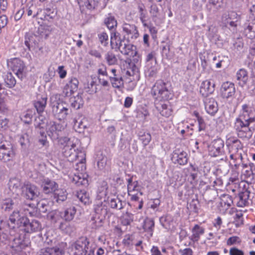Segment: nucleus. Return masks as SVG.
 Wrapping results in <instances>:
<instances>
[{
	"instance_id": "nucleus-22",
	"label": "nucleus",
	"mask_w": 255,
	"mask_h": 255,
	"mask_svg": "<svg viewBox=\"0 0 255 255\" xmlns=\"http://www.w3.org/2000/svg\"><path fill=\"white\" fill-rule=\"evenodd\" d=\"M215 84L210 80H205L201 83L200 93L204 97H207L213 93L215 91Z\"/></svg>"
},
{
	"instance_id": "nucleus-46",
	"label": "nucleus",
	"mask_w": 255,
	"mask_h": 255,
	"mask_svg": "<svg viewBox=\"0 0 255 255\" xmlns=\"http://www.w3.org/2000/svg\"><path fill=\"white\" fill-rule=\"evenodd\" d=\"M77 197L84 204H88L90 202L89 194L84 190L78 191L76 194Z\"/></svg>"
},
{
	"instance_id": "nucleus-18",
	"label": "nucleus",
	"mask_w": 255,
	"mask_h": 255,
	"mask_svg": "<svg viewBox=\"0 0 255 255\" xmlns=\"http://www.w3.org/2000/svg\"><path fill=\"white\" fill-rule=\"evenodd\" d=\"M64 244L62 243L58 246L52 248H43L39 251L38 255H64L65 253Z\"/></svg>"
},
{
	"instance_id": "nucleus-52",
	"label": "nucleus",
	"mask_w": 255,
	"mask_h": 255,
	"mask_svg": "<svg viewBox=\"0 0 255 255\" xmlns=\"http://www.w3.org/2000/svg\"><path fill=\"white\" fill-rule=\"evenodd\" d=\"M97 166L101 170H103L106 168L107 166V158L102 154L100 155L97 159Z\"/></svg>"
},
{
	"instance_id": "nucleus-9",
	"label": "nucleus",
	"mask_w": 255,
	"mask_h": 255,
	"mask_svg": "<svg viewBox=\"0 0 255 255\" xmlns=\"http://www.w3.org/2000/svg\"><path fill=\"white\" fill-rule=\"evenodd\" d=\"M129 40L123 38L122 40L114 48L118 49L124 55L130 56H136L137 54L136 47L129 42Z\"/></svg>"
},
{
	"instance_id": "nucleus-45",
	"label": "nucleus",
	"mask_w": 255,
	"mask_h": 255,
	"mask_svg": "<svg viewBox=\"0 0 255 255\" xmlns=\"http://www.w3.org/2000/svg\"><path fill=\"white\" fill-rule=\"evenodd\" d=\"M140 190V187L137 181H132V178L128 179V194L133 193L134 192H138Z\"/></svg>"
},
{
	"instance_id": "nucleus-21",
	"label": "nucleus",
	"mask_w": 255,
	"mask_h": 255,
	"mask_svg": "<svg viewBox=\"0 0 255 255\" xmlns=\"http://www.w3.org/2000/svg\"><path fill=\"white\" fill-rule=\"evenodd\" d=\"M204 102L207 113L211 116H214L218 111V106L216 100L212 98H206Z\"/></svg>"
},
{
	"instance_id": "nucleus-48",
	"label": "nucleus",
	"mask_w": 255,
	"mask_h": 255,
	"mask_svg": "<svg viewBox=\"0 0 255 255\" xmlns=\"http://www.w3.org/2000/svg\"><path fill=\"white\" fill-rule=\"evenodd\" d=\"M107 189L108 188L106 185L102 186L98 188L96 197V199L98 201V202L103 199L104 201H106V198L107 195Z\"/></svg>"
},
{
	"instance_id": "nucleus-11",
	"label": "nucleus",
	"mask_w": 255,
	"mask_h": 255,
	"mask_svg": "<svg viewBox=\"0 0 255 255\" xmlns=\"http://www.w3.org/2000/svg\"><path fill=\"white\" fill-rule=\"evenodd\" d=\"M21 192L25 198L30 200L36 199L40 194L38 187L28 182L23 185Z\"/></svg>"
},
{
	"instance_id": "nucleus-1",
	"label": "nucleus",
	"mask_w": 255,
	"mask_h": 255,
	"mask_svg": "<svg viewBox=\"0 0 255 255\" xmlns=\"http://www.w3.org/2000/svg\"><path fill=\"white\" fill-rule=\"evenodd\" d=\"M60 142L63 145L62 154L64 156L72 162L77 160L78 161L76 163V166L81 165L80 170L83 171L86 169V154L82 149L76 147L79 143L78 138L74 137H63L60 139Z\"/></svg>"
},
{
	"instance_id": "nucleus-25",
	"label": "nucleus",
	"mask_w": 255,
	"mask_h": 255,
	"mask_svg": "<svg viewBox=\"0 0 255 255\" xmlns=\"http://www.w3.org/2000/svg\"><path fill=\"white\" fill-rule=\"evenodd\" d=\"M172 159L175 163L181 165H185L188 161L187 154L184 151L175 150L173 152Z\"/></svg>"
},
{
	"instance_id": "nucleus-29",
	"label": "nucleus",
	"mask_w": 255,
	"mask_h": 255,
	"mask_svg": "<svg viewBox=\"0 0 255 255\" xmlns=\"http://www.w3.org/2000/svg\"><path fill=\"white\" fill-rule=\"evenodd\" d=\"M250 192L248 190H245L244 191L240 192L237 197V205L240 207H244L249 205V199L250 197Z\"/></svg>"
},
{
	"instance_id": "nucleus-15",
	"label": "nucleus",
	"mask_w": 255,
	"mask_h": 255,
	"mask_svg": "<svg viewBox=\"0 0 255 255\" xmlns=\"http://www.w3.org/2000/svg\"><path fill=\"white\" fill-rule=\"evenodd\" d=\"M236 93V88L233 83L229 81L223 82L220 88L221 96L226 99L233 98Z\"/></svg>"
},
{
	"instance_id": "nucleus-12",
	"label": "nucleus",
	"mask_w": 255,
	"mask_h": 255,
	"mask_svg": "<svg viewBox=\"0 0 255 255\" xmlns=\"http://www.w3.org/2000/svg\"><path fill=\"white\" fill-rule=\"evenodd\" d=\"M224 142L221 138L215 139L208 145L209 155L212 157H217L222 154Z\"/></svg>"
},
{
	"instance_id": "nucleus-23",
	"label": "nucleus",
	"mask_w": 255,
	"mask_h": 255,
	"mask_svg": "<svg viewBox=\"0 0 255 255\" xmlns=\"http://www.w3.org/2000/svg\"><path fill=\"white\" fill-rule=\"evenodd\" d=\"M79 84L78 80L75 78H72L68 82L63 89L65 96L69 97L76 92Z\"/></svg>"
},
{
	"instance_id": "nucleus-36",
	"label": "nucleus",
	"mask_w": 255,
	"mask_h": 255,
	"mask_svg": "<svg viewBox=\"0 0 255 255\" xmlns=\"http://www.w3.org/2000/svg\"><path fill=\"white\" fill-rule=\"evenodd\" d=\"M51 31V26L47 25H41L38 27L37 32L41 39H46L49 37Z\"/></svg>"
},
{
	"instance_id": "nucleus-37",
	"label": "nucleus",
	"mask_w": 255,
	"mask_h": 255,
	"mask_svg": "<svg viewBox=\"0 0 255 255\" xmlns=\"http://www.w3.org/2000/svg\"><path fill=\"white\" fill-rule=\"evenodd\" d=\"M109 204L111 208L116 210H121L124 208L125 203L117 196L111 198L109 200Z\"/></svg>"
},
{
	"instance_id": "nucleus-64",
	"label": "nucleus",
	"mask_w": 255,
	"mask_h": 255,
	"mask_svg": "<svg viewBox=\"0 0 255 255\" xmlns=\"http://www.w3.org/2000/svg\"><path fill=\"white\" fill-rule=\"evenodd\" d=\"M246 175L251 179H254L255 178V165L254 163L250 164V170L246 171Z\"/></svg>"
},
{
	"instance_id": "nucleus-27",
	"label": "nucleus",
	"mask_w": 255,
	"mask_h": 255,
	"mask_svg": "<svg viewBox=\"0 0 255 255\" xmlns=\"http://www.w3.org/2000/svg\"><path fill=\"white\" fill-rule=\"evenodd\" d=\"M7 6L6 0H0V33L1 29L5 27L7 23V16L2 13L5 11Z\"/></svg>"
},
{
	"instance_id": "nucleus-59",
	"label": "nucleus",
	"mask_w": 255,
	"mask_h": 255,
	"mask_svg": "<svg viewBox=\"0 0 255 255\" xmlns=\"http://www.w3.org/2000/svg\"><path fill=\"white\" fill-rule=\"evenodd\" d=\"M33 113L31 111H27L21 116V120L25 124H29L32 122Z\"/></svg>"
},
{
	"instance_id": "nucleus-54",
	"label": "nucleus",
	"mask_w": 255,
	"mask_h": 255,
	"mask_svg": "<svg viewBox=\"0 0 255 255\" xmlns=\"http://www.w3.org/2000/svg\"><path fill=\"white\" fill-rule=\"evenodd\" d=\"M138 136L139 140L142 142L144 146L147 145L151 139L150 134L145 132H140Z\"/></svg>"
},
{
	"instance_id": "nucleus-14",
	"label": "nucleus",
	"mask_w": 255,
	"mask_h": 255,
	"mask_svg": "<svg viewBox=\"0 0 255 255\" xmlns=\"http://www.w3.org/2000/svg\"><path fill=\"white\" fill-rule=\"evenodd\" d=\"M62 102H57L52 105V113L54 116L59 120L62 121L66 119L69 114V109L64 106Z\"/></svg>"
},
{
	"instance_id": "nucleus-60",
	"label": "nucleus",
	"mask_w": 255,
	"mask_h": 255,
	"mask_svg": "<svg viewBox=\"0 0 255 255\" xmlns=\"http://www.w3.org/2000/svg\"><path fill=\"white\" fill-rule=\"evenodd\" d=\"M87 128L86 125L84 124V122L80 121L78 122L76 121L74 124V128L75 130L79 133L84 132V129Z\"/></svg>"
},
{
	"instance_id": "nucleus-41",
	"label": "nucleus",
	"mask_w": 255,
	"mask_h": 255,
	"mask_svg": "<svg viewBox=\"0 0 255 255\" xmlns=\"http://www.w3.org/2000/svg\"><path fill=\"white\" fill-rule=\"evenodd\" d=\"M5 85L9 88L13 87L16 84V80L10 72H7L3 76Z\"/></svg>"
},
{
	"instance_id": "nucleus-3",
	"label": "nucleus",
	"mask_w": 255,
	"mask_h": 255,
	"mask_svg": "<svg viewBox=\"0 0 255 255\" xmlns=\"http://www.w3.org/2000/svg\"><path fill=\"white\" fill-rule=\"evenodd\" d=\"M151 94L153 98L159 100H168L172 94L168 84L163 80H158L152 86Z\"/></svg>"
},
{
	"instance_id": "nucleus-40",
	"label": "nucleus",
	"mask_w": 255,
	"mask_h": 255,
	"mask_svg": "<svg viewBox=\"0 0 255 255\" xmlns=\"http://www.w3.org/2000/svg\"><path fill=\"white\" fill-rule=\"evenodd\" d=\"M244 33L250 39L255 38V22H250L245 27Z\"/></svg>"
},
{
	"instance_id": "nucleus-4",
	"label": "nucleus",
	"mask_w": 255,
	"mask_h": 255,
	"mask_svg": "<svg viewBox=\"0 0 255 255\" xmlns=\"http://www.w3.org/2000/svg\"><path fill=\"white\" fill-rule=\"evenodd\" d=\"M253 123L247 121H242L241 119L235 120L234 128L239 137L247 140L251 138L254 128L250 127V126Z\"/></svg>"
},
{
	"instance_id": "nucleus-47",
	"label": "nucleus",
	"mask_w": 255,
	"mask_h": 255,
	"mask_svg": "<svg viewBox=\"0 0 255 255\" xmlns=\"http://www.w3.org/2000/svg\"><path fill=\"white\" fill-rule=\"evenodd\" d=\"M71 106L75 110L79 109L83 106L84 102L81 96H77L71 99Z\"/></svg>"
},
{
	"instance_id": "nucleus-38",
	"label": "nucleus",
	"mask_w": 255,
	"mask_h": 255,
	"mask_svg": "<svg viewBox=\"0 0 255 255\" xmlns=\"http://www.w3.org/2000/svg\"><path fill=\"white\" fill-rule=\"evenodd\" d=\"M53 200L57 203L64 201L67 199V193L66 190L63 189H58L53 193Z\"/></svg>"
},
{
	"instance_id": "nucleus-43",
	"label": "nucleus",
	"mask_w": 255,
	"mask_h": 255,
	"mask_svg": "<svg viewBox=\"0 0 255 255\" xmlns=\"http://www.w3.org/2000/svg\"><path fill=\"white\" fill-rule=\"evenodd\" d=\"M16 205L15 201L11 198H7L3 200L1 203V208L5 211H9Z\"/></svg>"
},
{
	"instance_id": "nucleus-2",
	"label": "nucleus",
	"mask_w": 255,
	"mask_h": 255,
	"mask_svg": "<svg viewBox=\"0 0 255 255\" xmlns=\"http://www.w3.org/2000/svg\"><path fill=\"white\" fill-rule=\"evenodd\" d=\"M13 236L14 231H8L6 223L0 221V240L2 242L12 240V255H30L28 241L24 240L20 236L15 238Z\"/></svg>"
},
{
	"instance_id": "nucleus-50",
	"label": "nucleus",
	"mask_w": 255,
	"mask_h": 255,
	"mask_svg": "<svg viewBox=\"0 0 255 255\" xmlns=\"http://www.w3.org/2000/svg\"><path fill=\"white\" fill-rule=\"evenodd\" d=\"M111 45L113 48L122 40L120 34L117 31H112L111 33Z\"/></svg>"
},
{
	"instance_id": "nucleus-63",
	"label": "nucleus",
	"mask_w": 255,
	"mask_h": 255,
	"mask_svg": "<svg viewBox=\"0 0 255 255\" xmlns=\"http://www.w3.org/2000/svg\"><path fill=\"white\" fill-rule=\"evenodd\" d=\"M98 38L101 43L104 46H107L108 44L109 36L105 32H102L98 34Z\"/></svg>"
},
{
	"instance_id": "nucleus-58",
	"label": "nucleus",
	"mask_w": 255,
	"mask_h": 255,
	"mask_svg": "<svg viewBox=\"0 0 255 255\" xmlns=\"http://www.w3.org/2000/svg\"><path fill=\"white\" fill-rule=\"evenodd\" d=\"M46 130L49 136H53L56 133V123L53 121H50L46 126Z\"/></svg>"
},
{
	"instance_id": "nucleus-30",
	"label": "nucleus",
	"mask_w": 255,
	"mask_h": 255,
	"mask_svg": "<svg viewBox=\"0 0 255 255\" xmlns=\"http://www.w3.org/2000/svg\"><path fill=\"white\" fill-rule=\"evenodd\" d=\"M236 79L240 86L244 87L248 80V73L244 68L240 69L236 73Z\"/></svg>"
},
{
	"instance_id": "nucleus-62",
	"label": "nucleus",
	"mask_w": 255,
	"mask_h": 255,
	"mask_svg": "<svg viewBox=\"0 0 255 255\" xmlns=\"http://www.w3.org/2000/svg\"><path fill=\"white\" fill-rule=\"evenodd\" d=\"M29 142V136L27 133H24L20 135L19 139V142L22 148H26Z\"/></svg>"
},
{
	"instance_id": "nucleus-20",
	"label": "nucleus",
	"mask_w": 255,
	"mask_h": 255,
	"mask_svg": "<svg viewBox=\"0 0 255 255\" xmlns=\"http://www.w3.org/2000/svg\"><path fill=\"white\" fill-rule=\"evenodd\" d=\"M41 181V187L46 194L53 193L58 188L57 183L48 178H43Z\"/></svg>"
},
{
	"instance_id": "nucleus-6",
	"label": "nucleus",
	"mask_w": 255,
	"mask_h": 255,
	"mask_svg": "<svg viewBox=\"0 0 255 255\" xmlns=\"http://www.w3.org/2000/svg\"><path fill=\"white\" fill-rule=\"evenodd\" d=\"M241 19V15L234 11H230L223 14L222 23L233 32L237 31V23Z\"/></svg>"
},
{
	"instance_id": "nucleus-31",
	"label": "nucleus",
	"mask_w": 255,
	"mask_h": 255,
	"mask_svg": "<svg viewBox=\"0 0 255 255\" xmlns=\"http://www.w3.org/2000/svg\"><path fill=\"white\" fill-rule=\"evenodd\" d=\"M204 229L196 224L191 230L192 235L189 237L190 240L193 242H197L200 238V236L204 234Z\"/></svg>"
},
{
	"instance_id": "nucleus-13",
	"label": "nucleus",
	"mask_w": 255,
	"mask_h": 255,
	"mask_svg": "<svg viewBox=\"0 0 255 255\" xmlns=\"http://www.w3.org/2000/svg\"><path fill=\"white\" fill-rule=\"evenodd\" d=\"M8 65L19 79H22L25 69V66L22 61L18 58H14L8 63Z\"/></svg>"
},
{
	"instance_id": "nucleus-49",
	"label": "nucleus",
	"mask_w": 255,
	"mask_h": 255,
	"mask_svg": "<svg viewBox=\"0 0 255 255\" xmlns=\"http://www.w3.org/2000/svg\"><path fill=\"white\" fill-rule=\"evenodd\" d=\"M105 59L110 66L117 64L118 61L116 55L112 51H108L105 54Z\"/></svg>"
},
{
	"instance_id": "nucleus-44",
	"label": "nucleus",
	"mask_w": 255,
	"mask_h": 255,
	"mask_svg": "<svg viewBox=\"0 0 255 255\" xmlns=\"http://www.w3.org/2000/svg\"><path fill=\"white\" fill-rule=\"evenodd\" d=\"M104 23L111 30L114 29L117 26V20L111 14H108L107 16L105 18Z\"/></svg>"
},
{
	"instance_id": "nucleus-61",
	"label": "nucleus",
	"mask_w": 255,
	"mask_h": 255,
	"mask_svg": "<svg viewBox=\"0 0 255 255\" xmlns=\"http://www.w3.org/2000/svg\"><path fill=\"white\" fill-rule=\"evenodd\" d=\"M206 3V0H193V8L196 11H200Z\"/></svg>"
},
{
	"instance_id": "nucleus-53",
	"label": "nucleus",
	"mask_w": 255,
	"mask_h": 255,
	"mask_svg": "<svg viewBox=\"0 0 255 255\" xmlns=\"http://www.w3.org/2000/svg\"><path fill=\"white\" fill-rule=\"evenodd\" d=\"M158 71L157 66L156 63L154 66H149L147 65V68L145 70V75L150 77H155L156 74Z\"/></svg>"
},
{
	"instance_id": "nucleus-42",
	"label": "nucleus",
	"mask_w": 255,
	"mask_h": 255,
	"mask_svg": "<svg viewBox=\"0 0 255 255\" xmlns=\"http://www.w3.org/2000/svg\"><path fill=\"white\" fill-rule=\"evenodd\" d=\"M242 145L241 142L238 139H235L229 145V153H233L236 154H239V150L241 149Z\"/></svg>"
},
{
	"instance_id": "nucleus-35",
	"label": "nucleus",
	"mask_w": 255,
	"mask_h": 255,
	"mask_svg": "<svg viewBox=\"0 0 255 255\" xmlns=\"http://www.w3.org/2000/svg\"><path fill=\"white\" fill-rule=\"evenodd\" d=\"M69 222L64 221L61 222L59 229L65 234L70 235L75 231L76 228L74 224Z\"/></svg>"
},
{
	"instance_id": "nucleus-32",
	"label": "nucleus",
	"mask_w": 255,
	"mask_h": 255,
	"mask_svg": "<svg viewBox=\"0 0 255 255\" xmlns=\"http://www.w3.org/2000/svg\"><path fill=\"white\" fill-rule=\"evenodd\" d=\"M22 183L18 178L10 179L8 183V188L13 194L18 195L21 190Z\"/></svg>"
},
{
	"instance_id": "nucleus-8",
	"label": "nucleus",
	"mask_w": 255,
	"mask_h": 255,
	"mask_svg": "<svg viewBox=\"0 0 255 255\" xmlns=\"http://www.w3.org/2000/svg\"><path fill=\"white\" fill-rule=\"evenodd\" d=\"M90 242L86 237L79 238L71 245L72 255H86Z\"/></svg>"
},
{
	"instance_id": "nucleus-57",
	"label": "nucleus",
	"mask_w": 255,
	"mask_h": 255,
	"mask_svg": "<svg viewBox=\"0 0 255 255\" xmlns=\"http://www.w3.org/2000/svg\"><path fill=\"white\" fill-rule=\"evenodd\" d=\"M46 120L42 116L40 115L36 117L34 120V126L35 128H43L46 123Z\"/></svg>"
},
{
	"instance_id": "nucleus-19",
	"label": "nucleus",
	"mask_w": 255,
	"mask_h": 255,
	"mask_svg": "<svg viewBox=\"0 0 255 255\" xmlns=\"http://www.w3.org/2000/svg\"><path fill=\"white\" fill-rule=\"evenodd\" d=\"M14 152L12 147L8 145L0 146V160L3 162H7L12 160L14 157Z\"/></svg>"
},
{
	"instance_id": "nucleus-34",
	"label": "nucleus",
	"mask_w": 255,
	"mask_h": 255,
	"mask_svg": "<svg viewBox=\"0 0 255 255\" xmlns=\"http://www.w3.org/2000/svg\"><path fill=\"white\" fill-rule=\"evenodd\" d=\"M154 228V222L152 219L146 218L144 221L143 229L144 231L147 232L148 237L150 238L152 236Z\"/></svg>"
},
{
	"instance_id": "nucleus-5",
	"label": "nucleus",
	"mask_w": 255,
	"mask_h": 255,
	"mask_svg": "<svg viewBox=\"0 0 255 255\" xmlns=\"http://www.w3.org/2000/svg\"><path fill=\"white\" fill-rule=\"evenodd\" d=\"M27 222V218L23 215L20 214L18 210H14L9 215L8 223H6V228L8 231L14 230V236L16 232L19 231L23 225Z\"/></svg>"
},
{
	"instance_id": "nucleus-10",
	"label": "nucleus",
	"mask_w": 255,
	"mask_h": 255,
	"mask_svg": "<svg viewBox=\"0 0 255 255\" xmlns=\"http://www.w3.org/2000/svg\"><path fill=\"white\" fill-rule=\"evenodd\" d=\"M236 119L251 122H255V108L252 104H245L241 107L240 114Z\"/></svg>"
},
{
	"instance_id": "nucleus-26",
	"label": "nucleus",
	"mask_w": 255,
	"mask_h": 255,
	"mask_svg": "<svg viewBox=\"0 0 255 255\" xmlns=\"http://www.w3.org/2000/svg\"><path fill=\"white\" fill-rule=\"evenodd\" d=\"M94 210L96 214L98 215L100 222L106 217L108 213L107 206L102 201L97 202L94 206Z\"/></svg>"
},
{
	"instance_id": "nucleus-33",
	"label": "nucleus",
	"mask_w": 255,
	"mask_h": 255,
	"mask_svg": "<svg viewBox=\"0 0 255 255\" xmlns=\"http://www.w3.org/2000/svg\"><path fill=\"white\" fill-rule=\"evenodd\" d=\"M156 108L162 116L169 117L172 114V110L171 106L169 104L168 102L160 104Z\"/></svg>"
},
{
	"instance_id": "nucleus-39",
	"label": "nucleus",
	"mask_w": 255,
	"mask_h": 255,
	"mask_svg": "<svg viewBox=\"0 0 255 255\" xmlns=\"http://www.w3.org/2000/svg\"><path fill=\"white\" fill-rule=\"evenodd\" d=\"M109 79L112 86L114 88H120L124 86L123 78L120 75H115L114 76H110Z\"/></svg>"
},
{
	"instance_id": "nucleus-17",
	"label": "nucleus",
	"mask_w": 255,
	"mask_h": 255,
	"mask_svg": "<svg viewBox=\"0 0 255 255\" xmlns=\"http://www.w3.org/2000/svg\"><path fill=\"white\" fill-rule=\"evenodd\" d=\"M42 228L40 222L37 220H32L31 221L27 218V222L23 224L19 231H24L27 233L37 232L41 230Z\"/></svg>"
},
{
	"instance_id": "nucleus-28",
	"label": "nucleus",
	"mask_w": 255,
	"mask_h": 255,
	"mask_svg": "<svg viewBox=\"0 0 255 255\" xmlns=\"http://www.w3.org/2000/svg\"><path fill=\"white\" fill-rule=\"evenodd\" d=\"M47 97L45 95H38L36 100L34 101V106L38 114L44 111L47 104Z\"/></svg>"
},
{
	"instance_id": "nucleus-24",
	"label": "nucleus",
	"mask_w": 255,
	"mask_h": 255,
	"mask_svg": "<svg viewBox=\"0 0 255 255\" xmlns=\"http://www.w3.org/2000/svg\"><path fill=\"white\" fill-rule=\"evenodd\" d=\"M76 169L81 172L74 174L72 179V182L77 186L80 185H87L88 180L86 177L82 173V172L85 171V169L83 171L79 170L81 169V165H79V166H77Z\"/></svg>"
},
{
	"instance_id": "nucleus-7",
	"label": "nucleus",
	"mask_w": 255,
	"mask_h": 255,
	"mask_svg": "<svg viewBox=\"0 0 255 255\" xmlns=\"http://www.w3.org/2000/svg\"><path fill=\"white\" fill-rule=\"evenodd\" d=\"M76 211V207L71 205L67 207L63 212L55 211L51 212L49 216L51 219L55 222L57 221L60 216L66 221H71L74 219Z\"/></svg>"
},
{
	"instance_id": "nucleus-55",
	"label": "nucleus",
	"mask_w": 255,
	"mask_h": 255,
	"mask_svg": "<svg viewBox=\"0 0 255 255\" xmlns=\"http://www.w3.org/2000/svg\"><path fill=\"white\" fill-rule=\"evenodd\" d=\"M232 198L229 195H224L222 198L220 204L222 206H225L227 208L230 207L233 203Z\"/></svg>"
},
{
	"instance_id": "nucleus-16",
	"label": "nucleus",
	"mask_w": 255,
	"mask_h": 255,
	"mask_svg": "<svg viewBox=\"0 0 255 255\" xmlns=\"http://www.w3.org/2000/svg\"><path fill=\"white\" fill-rule=\"evenodd\" d=\"M122 29L124 33L123 38L132 40L136 39L139 36L137 27L134 24L125 23Z\"/></svg>"
},
{
	"instance_id": "nucleus-56",
	"label": "nucleus",
	"mask_w": 255,
	"mask_h": 255,
	"mask_svg": "<svg viewBox=\"0 0 255 255\" xmlns=\"http://www.w3.org/2000/svg\"><path fill=\"white\" fill-rule=\"evenodd\" d=\"M133 221V215L129 212H126L122 219V224L124 226L129 225Z\"/></svg>"
},
{
	"instance_id": "nucleus-51",
	"label": "nucleus",
	"mask_w": 255,
	"mask_h": 255,
	"mask_svg": "<svg viewBox=\"0 0 255 255\" xmlns=\"http://www.w3.org/2000/svg\"><path fill=\"white\" fill-rule=\"evenodd\" d=\"M100 1V0H86L85 1V5L87 9L93 10L99 7Z\"/></svg>"
}]
</instances>
